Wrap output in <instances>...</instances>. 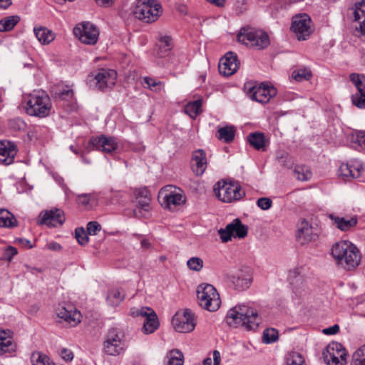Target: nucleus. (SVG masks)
Returning a JSON list of instances; mask_svg holds the SVG:
<instances>
[{
    "mask_svg": "<svg viewBox=\"0 0 365 365\" xmlns=\"http://www.w3.org/2000/svg\"><path fill=\"white\" fill-rule=\"evenodd\" d=\"M143 82L148 88L155 92L160 91L163 88V83L161 81H156L153 78L145 77L143 78Z\"/></svg>",
    "mask_w": 365,
    "mask_h": 365,
    "instance_id": "nucleus-50",
    "label": "nucleus"
},
{
    "mask_svg": "<svg viewBox=\"0 0 365 365\" xmlns=\"http://www.w3.org/2000/svg\"><path fill=\"white\" fill-rule=\"evenodd\" d=\"M351 142L360 146L365 145V131H354L350 135Z\"/></svg>",
    "mask_w": 365,
    "mask_h": 365,
    "instance_id": "nucleus-53",
    "label": "nucleus"
},
{
    "mask_svg": "<svg viewBox=\"0 0 365 365\" xmlns=\"http://www.w3.org/2000/svg\"><path fill=\"white\" fill-rule=\"evenodd\" d=\"M292 78L299 82L308 81L312 76L311 70L309 68H302L294 70L292 73Z\"/></svg>",
    "mask_w": 365,
    "mask_h": 365,
    "instance_id": "nucleus-42",
    "label": "nucleus"
},
{
    "mask_svg": "<svg viewBox=\"0 0 365 365\" xmlns=\"http://www.w3.org/2000/svg\"><path fill=\"white\" fill-rule=\"evenodd\" d=\"M17 240L24 247H27L29 248L33 247V245H31L30 240H29L20 238Z\"/></svg>",
    "mask_w": 365,
    "mask_h": 365,
    "instance_id": "nucleus-64",
    "label": "nucleus"
},
{
    "mask_svg": "<svg viewBox=\"0 0 365 365\" xmlns=\"http://www.w3.org/2000/svg\"><path fill=\"white\" fill-rule=\"evenodd\" d=\"M197 295L200 306L209 312L217 311L221 304L217 289L210 284H202L197 287Z\"/></svg>",
    "mask_w": 365,
    "mask_h": 365,
    "instance_id": "nucleus-6",
    "label": "nucleus"
},
{
    "mask_svg": "<svg viewBox=\"0 0 365 365\" xmlns=\"http://www.w3.org/2000/svg\"><path fill=\"white\" fill-rule=\"evenodd\" d=\"M61 356L62 359L66 361H71L73 359V352L67 349H63L61 351Z\"/></svg>",
    "mask_w": 365,
    "mask_h": 365,
    "instance_id": "nucleus-59",
    "label": "nucleus"
},
{
    "mask_svg": "<svg viewBox=\"0 0 365 365\" xmlns=\"http://www.w3.org/2000/svg\"><path fill=\"white\" fill-rule=\"evenodd\" d=\"M125 298V294L123 291L115 289L109 291L107 295L108 304L113 307L118 306Z\"/></svg>",
    "mask_w": 365,
    "mask_h": 365,
    "instance_id": "nucleus-39",
    "label": "nucleus"
},
{
    "mask_svg": "<svg viewBox=\"0 0 365 365\" xmlns=\"http://www.w3.org/2000/svg\"><path fill=\"white\" fill-rule=\"evenodd\" d=\"M46 247L48 250L51 251L58 252L61 250L62 247L60 244L56 242H51L46 245Z\"/></svg>",
    "mask_w": 365,
    "mask_h": 365,
    "instance_id": "nucleus-61",
    "label": "nucleus"
},
{
    "mask_svg": "<svg viewBox=\"0 0 365 365\" xmlns=\"http://www.w3.org/2000/svg\"><path fill=\"white\" fill-rule=\"evenodd\" d=\"M250 144L257 150H265L266 138L262 133H252L247 136Z\"/></svg>",
    "mask_w": 365,
    "mask_h": 365,
    "instance_id": "nucleus-33",
    "label": "nucleus"
},
{
    "mask_svg": "<svg viewBox=\"0 0 365 365\" xmlns=\"http://www.w3.org/2000/svg\"><path fill=\"white\" fill-rule=\"evenodd\" d=\"M226 322L230 326H242L248 330H252L258 327L261 318L256 310L242 304L235 306L228 311Z\"/></svg>",
    "mask_w": 365,
    "mask_h": 365,
    "instance_id": "nucleus-2",
    "label": "nucleus"
},
{
    "mask_svg": "<svg viewBox=\"0 0 365 365\" xmlns=\"http://www.w3.org/2000/svg\"><path fill=\"white\" fill-rule=\"evenodd\" d=\"M295 177L301 181L308 180L312 177V172L304 165H297L294 168Z\"/></svg>",
    "mask_w": 365,
    "mask_h": 365,
    "instance_id": "nucleus-44",
    "label": "nucleus"
},
{
    "mask_svg": "<svg viewBox=\"0 0 365 365\" xmlns=\"http://www.w3.org/2000/svg\"><path fill=\"white\" fill-rule=\"evenodd\" d=\"M296 236L298 242L302 245L307 244L314 240V235L313 234L312 227L305 220L299 222Z\"/></svg>",
    "mask_w": 365,
    "mask_h": 365,
    "instance_id": "nucleus-27",
    "label": "nucleus"
},
{
    "mask_svg": "<svg viewBox=\"0 0 365 365\" xmlns=\"http://www.w3.org/2000/svg\"><path fill=\"white\" fill-rule=\"evenodd\" d=\"M159 55L160 56H166L173 47V39L170 36H161L159 39Z\"/></svg>",
    "mask_w": 365,
    "mask_h": 365,
    "instance_id": "nucleus-37",
    "label": "nucleus"
},
{
    "mask_svg": "<svg viewBox=\"0 0 365 365\" xmlns=\"http://www.w3.org/2000/svg\"><path fill=\"white\" fill-rule=\"evenodd\" d=\"M26 113L33 116L44 118L50 114L52 105L48 95L42 90L34 91L24 98Z\"/></svg>",
    "mask_w": 365,
    "mask_h": 365,
    "instance_id": "nucleus-3",
    "label": "nucleus"
},
{
    "mask_svg": "<svg viewBox=\"0 0 365 365\" xmlns=\"http://www.w3.org/2000/svg\"><path fill=\"white\" fill-rule=\"evenodd\" d=\"M331 254L336 263L346 270L354 269L361 262L359 250L349 241L342 240L335 243L331 247Z\"/></svg>",
    "mask_w": 365,
    "mask_h": 365,
    "instance_id": "nucleus-1",
    "label": "nucleus"
},
{
    "mask_svg": "<svg viewBox=\"0 0 365 365\" xmlns=\"http://www.w3.org/2000/svg\"><path fill=\"white\" fill-rule=\"evenodd\" d=\"M239 64L237 55L233 52H228L219 62V72L225 76H230L237 71Z\"/></svg>",
    "mask_w": 365,
    "mask_h": 365,
    "instance_id": "nucleus-19",
    "label": "nucleus"
},
{
    "mask_svg": "<svg viewBox=\"0 0 365 365\" xmlns=\"http://www.w3.org/2000/svg\"><path fill=\"white\" fill-rule=\"evenodd\" d=\"M217 138L225 142L230 143L235 138V129L232 126H225L217 130Z\"/></svg>",
    "mask_w": 365,
    "mask_h": 365,
    "instance_id": "nucleus-35",
    "label": "nucleus"
},
{
    "mask_svg": "<svg viewBox=\"0 0 365 365\" xmlns=\"http://www.w3.org/2000/svg\"><path fill=\"white\" fill-rule=\"evenodd\" d=\"M187 267L192 271L200 272L203 267V260L197 257H192L187 261Z\"/></svg>",
    "mask_w": 365,
    "mask_h": 365,
    "instance_id": "nucleus-49",
    "label": "nucleus"
},
{
    "mask_svg": "<svg viewBox=\"0 0 365 365\" xmlns=\"http://www.w3.org/2000/svg\"><path fill=\"white\" fill-rule=\"evenodd\" d=\"M162 197V205L167 209L173 210L185 202V196L183 191L173 185H167L160 191Z\"/></svg>",
    "mask_w": 365,
    "mask_h": 365,
    "instance_id": "nucleus-10",
    "label": "nucleus"
},
{
    "mask_svg": "<svg viewBox=\"0 0 365 365\" xmlns=\"http://www.w3.org/2000/svg\"><path fill=\"white\" fill-rule=\"evenodd\" d=\"M165 365H183L184 356L178 349L170 351L166 356Z\"/></svg>",
    "mask_w": 365,
    "mask_h": 365,
    "instance_id": "nucleus-36",
    "label": "nucleus"
},
{
    "mask_svg": "<svg viewBox=\"0 0 365 365\" xmlns=\"http://www.w3.org/2000/svg\"><path fill=\"white\" fill-rule=\"evenodd\" d=\"M286 365H304V359L299 353L290 352L286 357Z\"/></svg>",
    "mask_w": 365,
    "mask_h": 365,
    "instance_id": "nucleus-45",
    "label": "nucleus"
},
{
    "mask_svg": "<svg viewBox=\"0 0 365 365\" xmlns=\"http://www.w3.org/2000/svg\"><path fill=\"white\" fill-rule=\"evenodd\" d=\"M231 282L236 289L242 291L249 288L252 282V277L249 272L240 271L232 277Z\"/></svg>",
    "mask_w": 365,
    "mask_h": 365,
    "instance_id": "nucleus-30",
    "label": "nucleus"
},
{
    "mask_svg": "<svg viewBox=\"0 0 365 365\" xmlns=\"http://www.w3.org/2000/svg\"><path fill=\"white\" fill-rule=\"evenodd\" d=\"M124 350L125 343L123 339V335L116 329H110L103 341V353L109 356H118Z\"/></svg>",
    "mask_w": 365,
    "mask_h": 365,
    "instance_id": "nucleus-9",
    "label": "nucleus"
},
{
    "mask_svg": "<svg viewBox=\"0 0 365 365\" xmlns=\"http://www.w3.org/2000/svg\"><path fill=\"white\" fill-rule=\"evenodd\" d=\"M351 102L353 105L360 109L365 108V92H356L351 96Z\"/></svg>",
    "mask_w": 365,
    "mask_h": 365,
    "instance_id": "nucleus-48",
    "label": "nucleus"
},
{
    "mask_svg": "<svg viewBox=\"0 0 365 365\" xmlns=\"http://www.w3.org/2000/svg\"><path fill=\"white\" fill-rule=\"evenodd\" d=\"M289 279L294 293L297 296H300L305 287L302 276L300 275L296 270H293L289 272Z\"/></svg>",
    "mask_w": 365,
    "mask_h": 365,
    "instance_id": "nucleus-31",
    "label": "nucleus"
},
{
    "mask_svg": "<svg viewBox=\"0 0 365 365\" xmlns=\"http://www.w3.org/2000/svg\"><path fill=\"white\" fill-rule=\"evenodd\" d=\"M89 143L97 150L108 153L115 150L118 148L115 139L106 135L93 138L90 140Z\"/></svg>",
    "mask_w": 365,
    "mask_h": 365,
    "instance_id": "nucleus-23",
    "label": "nucleus"
},
{
    "mask_svg": "<svg viewBox=\"0 0 365 365\" xmlns=\"http://www.w3.org/2000/svg\"><path fill=\"white\" fill-rule=\"evenodd\" d=\"M162 13V7L160 4L153 0L148 1L137 0L133 14L135 16L146 23L155 21Z\"/></svg>",
    "mask_w": 365,
    "mask_h": 365,
    "instance_id": "nucleus-7",
    "label": "nucleus"
},
{
    "mask_svg": "<svg viewBox=\"0 0 365 365\" xmlns=\"http://www.w3.org/2000/svg\"><path fill=\"white\" fill-rule=\"evenodd\" d=\"M17 226V220L8 210L0 208V227L14 228Z\"/></svg>",
    "mask_w": 365,
    "mask_h": 365,
    "instance_id": "nucleus-34",
    "label": "nucleus"
},
{
    "mask_svg": "<svg viewBox=\"0 0 365 365\" xmlns=\"http://www.w3.org/2000/svg\"><path fill=\"white\" fill-rule=\"evenodd\" d=\"M237 41L257 50L264 49L270 43L269 36L265 32L254 29H242L237 35Z\"/></svg>",
    "mask_w": 365,
    "mask_h": 365,
    "instance_id": "nucleus-4",
    "label": "nucleus"
},
{
    "mask_svg": "<svg viewBox=\"0 0 365 365\" xmlns=\"http://www.w3.org/2000/svg\"><path fill=\"white\" fill-rule=\"evenodd\" d=\"M73 33L82 43L90 45L96 44L99 36L98 29L91 22L78 24L74 28Z\"/></svg>",
    "mask_w": 365,
    "mask_h": 365,
    "instance_id": "nucleus-12",
    "label": "nucleus"
},
{
    "mask_svg": "<svg viewBox=\"0 0 365 365\" xmlns=\"http://www.w3.org/2000/svg\"><path fill=\"white\" fill-rule=\"evenodd\" d=\"M117 73L113 69L102 68L94 77L96 87L101 91H105L115 84Z\"/></svg>",
    "mask_w": 365,
    "mask_h": 365,
    "instance_id": "nucleus-18",
    "label": "nucleus"
},
{
    "mask_svg": "<svg viewBox=\"0 0 365 365\" xmlns=\"http://www.w3.org/2000/svg\"><path fill=\"white\" fill-rule=\"evenodd\" d=\"M201 100L190 102L185 107V113L190 118H195L201 113Z\"/></svg>",
    "mask_w": 365,
    "mask_h": 365,
    "instance_id": "nucleus-40",
    "label": "nucleus"
},
{
    "mask_svg": "<svg viewBox=\"0 0 365 365\" xmlns=\"http://www.w3.org/2000/svg\"><path fill=\"white\" fill-rule=\"evenodd\" d=\"M91 199L90 194H82L78 196V203L86 206L89 204Z\"/></svg>",
    "mask_w": 365,
    "mask_h": 365,
    "instance_id": "nucleus-57",
    "label": "nucleus"
},
{
    "mask_svg": "<svg viewBox=\"0 0 365 365\" xmlns=\"http://www.w3.org/2000/svg\"><path fill=\"white\" fill-rule=\"evenodd\" d=\"M16 344L9 330L0 329V355L15 351Z\"/></svg>",
    "mask_w": 365,
    "mask_h": 365,
    "instance_id": "nucleus-29",
    "label": "nucleus"
},
{
    "mask_svg": "<svg viewBox=\"0 0 365 365\" xmlns=\"http://www.w3.org/2000/svg\"><path fill=\"white\" fill-rule=\"evenodd\" d=\"M213 361L214 365H218L220 362V354L218 351H213Z\"/></svg>",
    "mask_w": 365,
    "mask_h": 365,
    "instance_id": "nucleus-63",
    "label": "nucleus"
},
{
    "mask_svg": "<svg viewBox=\"0 0 365 365\" xmlns=\"http://www.w3.org/2000/svg\"><path fill=\"white\" fill-rule=\"evenodd\" d=\"M322 354L325 363L328 365H344L346 362L345 350L340 343L329 344Z\"/></svg>",
    "mask_w": 365,
    "mask_h": 365,
    "instance_id": "nucleus-13",
    "label": "nucleus"
},
{
    "mask_svg": "<svg viewBox=\"0 0 365 365\" xmlns=\"http://www.w3.org/2000/svg\"><path fill=\"white\" fill-rule=\"evenodd\" d=\"M329 217L332 221V225L343 232L349 231L355 227L358 222V220L356 217H351L347 219L336 216L334 214H330Z\"/></svg>",
    "mask_w": 365,
    "mask_h": 365,
    "instance_id": "nucleus-28",
    "label": "nucleus"
},
{
    "mask_svg": "<svg viewBox=\"0 0 365 365\" xmlns=\"http://www.w3.org/2000/svg\"><path fill=\"white\" fill-rule=\"evenodd\" d=\"M278 160L280 165L287 168H290L293 164L292 158L286 153H283L281 156H279Z\"/></svg>",
    "mask_w": 365,
    "mask_h": 365,
    "instance_id": "nucleus-56",
    "label": "nucleus"
},
{
    "mask_svg": "<svg viewBox=\"0 0 365 365\" xmlns=\"http://www.w3.org/2000/svg\"><path fill=\"white\" fill-rule=\"evenodd\" d=\"M349 11L354 20L359 23L356 31H359L362 36H365V0H356Z\"/></svg>",
    "mask_w": 365,
    "mask_h": 365,
    "instance_id": "nucleus-22",
    "label": "nucleus"
},
{
    "mask_svg": "<svg viewBox=\"0 0 365 365\" xmlns=\"http://www.w3.org/2000/svg\"><path fill=\"white\" fill-rule=\"evenodd\" d=\"M135 208L126 215L138 219L147 218L150 211V194L146 187L136 189L134 192Z\"/></svg>",
    "mask_w": 365,
    "mask_h": 365,
    "instance_id": "nucleus-8",
    "label": "nucleus"
},
{
    "mask_svg": "<svg viewBox=\"0 0 365 365\" xmlns=\"http://www.w3.org/2000/svg\"><path fill=\"white\" fill-rule=\"evenodd\" d=\"M291 29L298 40H306L312 34L311 19L307 14L296 16L292 19Z\"/></svg>",
    "mask_w": 365,
    "mask_h": 365,
    "instance_id": "nucleus-16",
    "label": "nucleus"
},
{
    "mask_svg": "<svg viewBox=\"0 0 365 365\" xmlns=\"http://www.w3.org/2000/svg\"><path fill=\"white\" fill-rule=\"evenodd\" d=\"M138 314L145 317L143 327V331L145 334H152L158 328V319L157 314L152 309L143 307L139 310Z\"/></svg>",
    "mask_w": 365,
    "mask_h": 365,
    "instance_id": "nucleus-21",
    "label": "nucleus"
},
{
    "mask_svg": "<svg viewBox=\"0 0 365 365\" xmlns=\"http://www.w3.org/2000/svg\"><path fill=\"white\" fill-rule=\"evenodd\" d=\"M17 153L14 144L9 141H0V164L9 165L14 163Z\"/></svg>",
    "mask_w": 365,
    "mask_h": 365,
    "instance_id": "nucleus-25",
    "label": "nucleus"
},
{
    "mask_svg": "<svg viewBox=\"0 0 365 365\" xmlns=\"http://www.w3.org/2000/svg\"><path fill=\"white\" fill-rule=\"evenodd\" d=\"M323 333L327 335L336 334L339 331V327L338 324H334L330 327L323 329Z\"/></svg>",
    "mask_w": 365,
    "mask_h": 365,
    "instance_id": "nucleus-60",
    "label": "nucleus"
},
{
    "mask_svg": "<svg viewBox=\"0 0 365 365\" xmlns=\"http://www.w3.org/2000/svg\"><path fill=\"white\" fill-rule=\"evenodd\" d=\"M207 158L204 150H195L192 155L191 168L197 175H201L207 168Z\"/></svg>",
    "mask_w": 365,
    "mask_h": 365,
    "instance_id": "nucleus-26",
    "label": "nucleus"
},
{
    "mask_svg": "<svg viewBox=\"0 0 365 365\" xmlns=\"http://www.w3.org/2000/svg\"><path fill=\"white\" fill-rule=\"evenodd\" d=\"M55 96L62 100H68L73 98V91L66 86L56 91Z\"/></svg>",
    "mask_w": 365,
    "mask_h": 365,
    "instance_id": "nucleus-51",
    "label": "nucleus"
},
{
    "mask_svg": "<svg viewBox=\"0 0 365 365\" xmlns=\"http://www.w3.org/2000/svg\"><path fill=\"white\" fill-rule=\"evenodd\" d=\"M75 236L78 242L81 245H86L88 242V237L86 230L83 227H78L75 230Z\"/></svg>",
    "mask_w": 365,
    "mask_h": 365,
    "instance_id": "nucleus-52",
    "label": "nucleus"
},
{
    "mask_svg": "<svg viewBox=\"0 0 365 365\" xmlns=\"http://www.w3.org/2000/svg\"><path fill=\"white\" fill-rule=\"evenodd\" d=\"M16 254L17 250L14 247L9 246L5 250L4 256L7 260L11 261Z\"/></svg>",
    "mask_w": 365,
    "mask_h": 365,
    "instance_id": "nucleus-58",
    "label": "nucleus"
},
{
    "mask_svg": "<svg viewBox=\"0 0 365 365\" xmlns=\"http://www.w3.org/2000/svg\"><path fill=\"white\" fill-rule=\"evenodd\" d=\"M363 172V165L358 160H351L346 163H342L339 169V175L345 181L359 179Z\"/></svg>",
    "mask_w": 365,
    "mask_h": 365,
    "instance_id": "nucleus-17",
    "label": "nucleus"
},
{
    "mask_svg": "<svg viewBox=\"0 0 365 365\" xmlns=\"http://www.w3.org/2000/svg\"><path fill=\"white\" fill-rule=\"evenodd\" d=\"M350 81L355 86L357 92H365V76L363 74L352 73L349 75Z\"/></svg>",
    "mask_w": 365,
    "mask_h": 365,
    "instance_id": "nucleus-41",
    "label": "nucleus"
},
{
    "mask_svg": "<svg viewBox=\"0 0 365 365\" xmlns=\"http://www.w3.org/2000/svg\"><path fill=\"white\" fill-rule=\"evenodd\" d=\"M20 18L18 16H10L0 21V31L6 32L12 30L19 23Z\"/></svg>",
    "mask_w": 365,
    "mask_h": 365,
    "instance_id": "nucleus-38",
    "label": "nucleus"
},
{
    "mask_svg": "<svg viewBox=\"0 0 365 365\" xmlns=\"http://www.w3.org/2000/svg\"><path fill=\"white\" fill-rule=\"evenodd\" d=\"M247 232V226L243 225L239 218L235 219L231 223L227 225L225 229L218 230L220 239L223 242L231 240L232 237L240 239L245 238Z\"/></svg>",
    "mask_w": 365,
    "mask_h": 365,
    "instance_id": "nucleus-11",
    "label": "nucleus"
},
{
    "mask_svg": "<svg viewBox=\"0 0 365 365\" xmlns=\"http://www.w3.org/2000/svg\"><path fill=\"white\" fill-rule=\"evenodd\" d=\"M278 339V331L274 328L266 329L263 332L262 340L266 344H271Z\"/></svg>",
    "mask_w": 365,
    "mask_h": 365,
    "instance_id": "nucleus-47",
    "label": "nucleus"
},
{
    "mask_svg": "<svg viewBox=\"0 0 365 365\" xmlns=\"http://www.w3.org/2000/svg\"><path fill=\"white\" fill-rule=\"evenodd\" d=\"M96 3L102 6H109L111 5L114 0H95Z\"/></svg>",
    "mask_w": 365,
    "mask_h": 365,
    "instance_id": "nucleus-62",
    "label": "nucleus"
},
{
    "mask_svg": "<svg viewBox=\"0 0 365 365\" xmlns=\"http://www.w3.org/2000/svg\"><path fill=\"white\" fill-rule=\"evenodd\" d=\"M34 31L37 39L42 44H48L55 38L54 33L46 27L34 28Z\"/></svg>",
    "mask_w": 365,
    "mask_h": 365,
    "instance_id": "nucleus-32",
    "label": "nucleus"
},
{
    "mask_svg": "<svg viewBox=\"0 0 365 365\" xmlns=\"http://www.w3.org/2000/svg\"><path fill=\"white\" fill-rule=\"evenodd\" d=\"M56 313L57 317L66 322L71 327H76L81 322V314L76 309H68L64 307L56 309Z\"/></svg>",
    "mask_w": 365,
    "mask_h": 365,
    "instance_id": "nucleus-24",
    "label": "nucleus"
},
{
    "mask_svg": "<svg viewBox=\"0 0 365 365\" xmlns=\"http://www.w3.org/2000/svg\"><path fill=\"white\" fill-rule=\"evenodd\" d=\"M276 93L277 91L273 86H269L263 83L250 87L247 92L250 99L262 104L268 103Z\"/></svg>",
    "mask_w": 365,
    "mask_h": 365,
    "instance_id": "nucleus-15",
    "label": "nucleus"
},
{
    "mask_svg": "<svg viewBox=\"0 0 365 365\" xmlns=\"http://www.w3.org/2000/svg\"><path fill=\"white\" fill-rule=\"evenodd\" d=\"M87 232L91 235H95L101 230V225L96 221H91L87 224Z\"/></svg>",
    "mask_w": 365,
    "mask_h": 365,
    "instance_id": "nucleus-54",
    "label": "nucleus"
},
{
    "mask_svg": "<svg viewBox=\"0 0 365 365\" xmlns=\"http://www.w3.org/2000/svg\"><path fill=\"white\" fill-rule=\"evenodd\" d=\"M39 217L41 224L48 227L61 226L66 220L63 211L60 209H51L41 212Z\"/></svg>",
    "mask_w": 365,
    "mask_h": 365,
    "instance_id": "nucleus-20",
    "label": "nucleus"
},
{
    "mask_svg": "<svg viewBox=\"0 0 365 365\" xmlns=\"http://www.w3.org/2000/svg\"><path fill=\"white\" fill-rule=\"evenodd\" d=\"M272 201L268 197H261L257 201V205L263 210L269 209L272 206Z\"/></svg>",
    "mask_w": 365,
    "mask_h": 365,
    "instance_id": "nucleus-55",
    "label": "nucleus"
},
{
    "mask_svg": "<svg viewBox=\"0 0 365 365\" xmlns=\"http://www.w3.org/2000/svg\"><path fill=\"white\" fill-rule=\"evenodd\" d=\"M351 365H365V345L353 354Z\"/></svg>",
    "mask_w": 365,
    "mask_h": 365,
    "instance_id": "nucleus-46",
    "label": "nucleus"
},
{
    "mask_svg": "<svg viewBox=\"0 0 365 365\" xmlns=\"http://www.w3.org/2000/svg\"><path fill=\"white\" fill-rule=\"evenodd\" d=\"M214 192L217 198L224 202H232L242 198L245 192L237 182H217L214 186Z\"/></svg>",
    "mask_w": 365,
    "mask_h": 365,
    "instance_id": "nucleus-5",
    "label": "nucleus"
},
{
    "mask_svg": "<svg viewBox=\"0 0 365 365\" xmlns=\"http://www.w3.org/2000/svg\"><path fill=\"white\" fill-rule=\"evenodd\" d=\"M172 324L174 329L181 333L190 332L195 327L194 315L188 309L177 312L173 317Z\"/></svg>",
    "mask_w": 365,
    "mask_h": 365,
    "instance_id": "nucleus-14",
    "label": "nucleus"
},
{
    "mask_svg": "<svg viewBox=\"0 0 365 365\" xmlns=\"http://www.w3.org/2000/svg\"><path fill=\"white\" fill-rule=\"evenodd\" d=\"M31 360L33 365H55L46 355L41 352L33 353Z\"/></svg>",
    "mask_w": 365,
    "mask_h": 365,
    "instance_id": "nucleus-43",
    "label": "nucleus"
}]
</instances>
